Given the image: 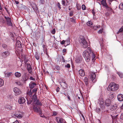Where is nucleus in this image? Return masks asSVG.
<instances>
[{
  "label": "nucleus",
  "instance_id": "1",
  "mask_svg": "<svg viewBox=\"0 0 123 123\" xmlns=\"http://www.w3.org/2000/svg\"><path fill=\"white\" fill-rule=\"evenodd\" d=\"M37 89L35 88L32 90V92L31 91V90H29L27 91V96L26 97V99L28 104H30L32 101H34L35 103H37L38 105H40L41 104L40 103H37L36 100H37V97L36 95Z\"/></svg>",
  "mask_w": 123,
  "mask_h": 123
},
{
  "label": "nucleus",
  "instance_id": "2",
  "mask_svg": "<svg viewBox=\"0 0 123 123\" xmlns=\"http://www.w3.org/2000/svg\"><path fill=\"white\" fill-rule=\"evenodd\" d=\"M88 51L85 50L83 53V57L85 59L86 61L87 62H89L91 58L92 60H93L95 58V55L93 52L91 51L89 49L88 50Z\"/></svg>",
  "mask_w": 123,
  "mask_h": 123
},
{
  "label": "nucleus",
  "instance_id": "3",
  "mask_svg": "<svg viewBox=\"0 0 123 123\" xmlns=\"http://www.w3.org/2000/svg\"><path fill=\"white\" fill-rule=\"evenodd\" d=\"M36 102H38L40 103L41 104L40 105H38L37 104V103H35L34 102V101H32L31 102V103L30 104H33V109L34 111L36 112L37 113H39L40 114H41V107L39 106H38V105H42V103L39 101V100L37 99L36 100Z\"/></svg>",
  "mask_w": 123,
  "mask_h": 123
},
{
  "label": "nucleus",
  "instance_id": "4",
  "mask_svg": "<svg viewBox=\"0 0 123 123\" xmlns=\"http://www.w3.org/2000/svg\"><path fill=\"white\" fill-rule=\"evenodd\" d=\"M118 85L117 84L114 82H112L110 84L107 89L110 91H115L118 89Z\"/></svg>",
  "mask_w": 123,
  "mask_h": 123
},
{
  "label": "nucleus",
  "instance_id": "5",
  "mask_svg": "<svg viewBox=\"0 0 123 123\" xmlns=\"http://www.w3.org/2000/svg\"><path fill=\"white\" fill-rule=\"evenodd\" d=\"M81 39V41H80V45L83 48H87L88 46V44L86 41L83 37H82Z\"/></svg>",
  "mask_w": 123,
  "mask_h": 123
},
{
  "label": "nucleus",
  "instance_id": "6",
  "mask_svg": "<svg viewBox=\"0 0 123 123\" xmlns=\"http://www.w3.org/2000/svg\"><path fill=\"white\" fill-rule=\"evenodd\" d=\"M13 91L15 93L16 95H19L21 93V92L18 88L15 87L13 89Z\"/></svg>",
  "mask_w": 123,
  "mask_h": 123
},
{
  "label": "nucleus",
  "instance_id": "7",
  "mask_svg": "<svg viewBox=\"0 0 123 123\" xmlns=\"http://www.w3.org/2000/svg\"><path fill=\"white\" fill-rule=\"evenodd\" d=\"M10 50H7L3 52L2 54V55L5 58H6L9 56L10 55V53L9 51Z\"/></svg>",
  "mask_w": 123,
  "mask_h": 123
},
{
  "label": "nucleus",
  "instance_id": "8",
  "mask_svg": "<svg viewBox=\"0 0 123 123\" xmlns=\"http://www.w3.org/2000/svg\"><path fill=\"white\" fill-rule=\"evenodd\" d=\"M27 69L29 72L31 74L32 73V68L30 64H27Z\"/></svg>",
  "mask_w": 123,
  "mask_h": 123
},
{
  "label": "nucleus",
  "instance_id": "9",
  "mask_svg": "<svg viewBox=\"0 0 123 123\" xmlns=\"http://www.w3.org/2000/svg\"><path fill=\"white\" fill-rule=\"evenodd\" d=\"M14 115L16 117L19 118H21L22 117V115L20 114V112L19 111L16 112L14 114Z\"/></svg>",
  "mask_w": 123,
  "mask_h": 123
},
{
  "label": "nucleus",
  "instance_id": "10",
  "mask_svg": "<svg viewBox=\"0 0 123 123\" xmlns=\"http://www.w3.org/2000/svg\"><path fill=\"white\" fill-rule=\"evenodd\" d=\"M2 47L5 49H6L7 50H10L11 49V47L5 44H2L1 45Z\"/></svg>",
  "mask_w": 123,
  "mask_h": 123
},
{
  "label": "nucleus",
  "instance_id": "11",
  "mask_svg": "<svg viewBox=\"0 0 123 123\" xmlns=\"http://www.w3.org/2000/svg\"><path fill=\"white\" fill-rule=\"evenodd\" d=\"M25 99L23 97L20 98L18 100V102L19 104H23L25 103Z\"/></svg>",
  "mask_w": 123,
  "mask_h": 123
},
{
  "label": "nucleus",
  "instance_id": "12",
  "mask_svg": "<svg viewBox=\"0 0 123 123\" xmlns=\"http://www.w3.org/2000/svg\"><path fill=\"white\" fill-rule=\"evenodd\" d=\"M16 46L18 48H20L22 47V43L19 40H17L16 44Z\"/></svg>",
  "mask_w": 123,
  "mask_h": 123
},
{
  "label": "nucleus",
  "instance_id": "13",
  "mask_svg": "<svg viewBox=\"0 0 123 123\" xmlns=\"http://www.w3.org/2000/svg\"><path fill=\"white\" fill-rule=\"evenodd\" d=\"M7 24L9 26H12V24L11 21V18H9L6 20Z\"/></svg>",
  "mask_w": 123,
  "mask_h": 123
},
{
  "label": "nucleus",
  "instance_id": "14",
  "mask_svg": "<svg viewBox=\"0 0 123 123\" xmlns=\"http://www.w3.org/2000/svg\"><path fill=\"white\" fill-rule=\"evenodd\" d=\"M117 98L119 101H122L123 100V95L121 94H118L117 97Z\"/></svg>",
  "mask_w": 123,
  "mask_h": 123
},
{
  "label": "nucleus",
  "instance_id": "15",
  "mask_svg": "<svg viewBox=\"0 0 123 123\" xmlns=\"http://www.w3.org/2000/svg\"><path fill=\"white\" fill-rule=\"evenodd\" d=\"M117 108V106L116 105H111L110 106V109L111 111H113L115 110Z\"/></svg>",
  "mask_w": 123,
  "mask_h": 123
},
{
  "label": "nucleus",
  "instance_id": "16",
  "mask_svg": "<svg viewBox=\"0 0 123 123\" xmlns=\"http://www.w3.org/2000/svg\"><path fill=\"white\" fill-rule=\"evenodd\" d=\"M79 73L80 76H83L85 75L84 71L82 69H81L79 71Z\"/></svg>",
  "mask_w": 123,
  "mask_h": 123
},
{
  "label": "nucleus",
  "instance_id": "17",
  "mask_svg": "<svg viewBox=\"0 0 123 123\" xmlns=\"http://www.w3.org/2000/svg\"><path fill=\"white\" fill-rule=\"evenodd\" d=\"M36 86V84L32 82H31L29 84V86L31 89L33 88Z\"/></svg>",
  "mask_w": 123,
  "mask_h": 123
},
{
  "label": "nucleus",
  "instance_id": "18",
  "mask_svg": "<svg viewBox=\"0 0 123 123\" xmlns=\"http://www.w3.org/2000/svg\"><path fill=\"white\" fill-rule=\"evenodd\" d=\"M5 75L6 76L9 77V76H12V75H13V74L12 72H5Z\"/></svg>",
  "mask_w": 123,
  "mask_h": 123
},
{
  "label": "nucleus",
  "instance_id": "19",
  "mask_svg": "<svg viewBox=\"0 0 123 123\" xmlns=\"http://www.w3.org/2000/svg\"><path fill=\"white\" fill-rule=\"evenodd\" d=\"M111 103V101L109 99H107L105 101V104L107 106H110Z\"/></svg>",
  "mask_w": 123,
  "mask_h": 123
},
{
  "label": "nucleus",
  "instance_id": "20",
  "mask_svg": "<svg viewBox=\"0 0 123 123\" xmlns=\"http://www.w3.org/2000/svg\"><path fill=\"white\" fill-rule=\"evenodd\" d=\"M61 86L64 88H66L67 87V85L66 82H62L61 84Z\"/></svg>",
  "mask_w": 123,
  "mask_h": 123
},
{
  "label": "nucleus",
  "instance_id": "21",
  "mask_svg": "<svg viewBox=\"0 0 123 123\" xmlns=\"http://www.w3.org/2000/svg\"><path fill=\"white\" fill-rule=\"evenodd\" d=\"M105 9L107 11L112 12V9L109 7L107 5L105 7Z\"/></svg>",
  "mask_w": 123,
  "mask_h": 123
},
{
  "label": "nucleus",
  "instance_id": "22",
  "mask_svg": "<svg viewBox=\"0 0 123 123\" xmlns=\"http://www.w3.org/2000/svg\"><path fill=\"white\" fill-rule=\"evenodd\" d=\"M70 21L72 23H75L76 18L74 16L73 18H70Z\"/></svg>",
  "mask_w": 123,
  "mask_h": 123
},
{
  "label": "nucleus",
  "instance_id": "23",
  "mask_svg": "<svg viewBox=\"0 0 123 123\" xmlns=\"http://www.w3.org/2000/svg\"><path fill=\"white\" fill-rule=\"evenodd\" d=\"M100 105L101 108H103V107L104 108V102L102 100L100 101Z\"/></svg>",
  "mask_w": 123,
  "mask_h": 123
},
{
  "label": "nucleus",
  "instance_id": "24",
  "mask_svg": "<svg viewBox=\"0 0 123 123\" xmlns=\"http://www.w3.org/2000/svg\"><path fill=\"white\" fill-rule=\"evenodd\" d=\"M101 4L102 5H103V6L105 7L107 5L106 3V1L105 0H102L101 1Z\"/></svg>",
  "mask_w": 123,
  "mask_h": 123
},
{
  "label": "nucleus",
  "instance_id": "25",
  "mask_svg": "<svg viewBox=\"0 0 123 123\" xmlns=\"http://www.w3.org/2000/svg\"><path fill=\"white\" fill-rule=\"evenodd\" d=\"M89 76L90 77H96V75L94 73L91 72L90 73Z\"/></svg>",
  "mask_w": 123,
  "mask_h": 123
},
{
  "label": "nucleus",
  "instance_id": "26",
  "mask_svg": "<svg viewBox=\"0 0 123 123\" xmlns=\"http://www.w3.org/2000/svg\"><path fill=\"white\" fill-rule=\"evenodd\" d=\"M100 27V26L99 25L97 26H92L91 27L92 28L94 29V30H97V28H99Z\"/></svg>",
  "mask_w": 123,
  "mask_h": 123
},
{
  "label": "nucleus",
  "instance_id": "27",
  "mask_svg": "<svg viewBox=\"0 0 123 123\" xmlns=\"http://www.w3.org/2000/svg\"><path fill=\"white\" fill-rule=\"evenodd\" d=\"M15 75L16 77H20L21 76V74L18 72H16L15 73Z\"/></svg>",
  "mask_w": 123,
  "mask_h": 123
},
{
  "label": "nucleus",
  "instance_id": "28",
  "mask_svg": "<svg viewBox=\"0 0 123 123\" xmlns=\"http://www.w3.org/2000/svg\"><path fill=\"white\" fill-rule=\"evenodd\" d=\"M84 81L85 82V84L86 85H88V79L87 77H84Z\"/></svg>",
  "mask_w": 123,
  "mask_h": 123
},
{
  "label": "nucleus",
  "instance_id": "29",
  "mask_svg": "<svg viewBox=\"0 0 123 123\" xmlns=\"http://www.w3.org/2000/svg\"><path fill=\"white\" fill-rule=\"evenodd\" d=\"M96 111L98 113H99L101 111V109L100 108L97 107L96 109Z\"/></svg>",
  "mask_w": 123,
  "mask_h": 123
},
{
  "label": "nucleus",
  "instance_id": "30",
  "mask_svg": "<svg viewBox=\"0 0 123 123\" xmlns=\"http://www.w3.org/2000/svg\"><path fill=\"white\" fill-rule=\"evenodd\" d=\"M4 84L3 80L2 79L0 78V87L2 86Z\"/></svg>",
  "mask_w": 123,
  "mask_h": 123
},
{
  "label": "nucleus",
  "instance_id": "31",
  "mask_svg": "<svg viewBox=\"0 0 123 123\" xmlns=\"http://www.w3.org/2000/svg\"><path fill=\"white\" fill-rule=\"evenodd\" d=\"M119 7L120 9L123 10V3H121L119 5Z\"/></svg>",
  "mask_w": 123,
  "mask_h": 123
},
{
  "label": "nucleus",
  "instance_id": "32",
  "mask_svg": "<svg viewBox=\"0 0 123 123\" xmlns=\"http://www.w3.org/2000/svg\"><path fill=\"white\" fill-rule=\"evenodd\" d=\"M0 22L1 23L4 24L5 22V21L3 18H0Z\"/></svg>",
  "mask_w": 123,
  "mask_h": 123
},
{
  "label": "nucleus",
  "instance_id": "33",
  "mask_svg": "<svg viewBox=\"0 0 123 123\" xmlns=\"http://www.w3.org/2000/svg\"><path fill=\"white\" fill-rule=\"evenodd\" d=\"M68 40L69 39H67L66 41H65L64 40H63L61 42V43L63 45L65 43V42L67 43V42H68Z\"/></svg>",
  "mask_w": 123,
  "mask_h": 123
},
{
  "label": "nucleus",
  "instance_id": "34",
  "mask_svg": "<svg viewBox=\"0 0 123 123\" xmlns=\"http://www.w3.org/2000/svg\"><path fill=\"white\" fill-rule=\"evenodd\" d=\"M35 57L37 60H38L39 59V56L37 53H36L35 55Z\"/></svg>",
  "mask_w": 123,
  "mask_h": 123
},
{
  "label": "nucleus",
  "instance_id": "35",
  "mask_svg": "<svg viewBox=\"0 0 123 123\" xmlns=\"http://www.w3.org/2000/svg\"><path fill=\"white\" fill-rule=\"evenodd\" d=\"M62 5L63 6H67V4L66 5V2L65 0H62Z\"/></svg>",
  "mask_w": 123,
  "mask_h": 123
},
{
  "label": "nucleus",
  "instance_id": "36",
  "mask_svg": "<svg viewBox=\"0 0 123 123\" xmlns=\"http://www.w3.org/2000/svg\"><path fill=\"white\" fill-rule=\"evenodd\" d=\"M87 25L88 26H90V25H92V22L91 21H88L87 23Z\"/></svg>",
  "mask_w": 123,
  "mask_h": 123
},
{
  "label": "nucleus",
  "instance_id": "37",
  "mask_svg": "<svg viewBox=\"0 0 123 123\" xmlns=\"http://www.w3.org/2000/svg\"><path fill=\"white\" fill-rule=\"evenodd\" d=\"M123 31V26L119 30V31L117 33V34H118L119 33Z\"/></svg>",
  "mask_w": 123,
  "mask_h": 123
},
{
  "label": "nucleus",
  "instance_id": "38",
  "mask_svg": "<svg viewBox=\"0 0 123 123\" xmlns=\"http://www.w3.org/2000/svg\"><path fill=\"white\" fill-rule=\"evenodd\" d=\"M15 83L18 85H20L21 84V83L19 81L17 80L15 82Z\"/></svg>",
  "mask_w": 123,
  "mask_h": 123
},
{
  "label": "nucleus",
  "instance_id": "39",
  "mask_svg": "<svg viewBox=\"0 0 123 123\" xmlns=\"http://www.w3.org/2000/svg\"><path fill=\"white\" fill-rule=\"evenodd\" d=\"M82 8L83 10H85L86 9V7L85 5L83 4L82 6Z\"/></svg>",
  "mask_w": 123,
  "mask_h": 123
},
{
  "label": "nucleus",
  "instance_id": "40",
  "mask_svg": "<svg viewBox=\"0 0 123 123\" xmlns=\"http://www.w3.org/2000/svg\"><path fill=\"white\" fill-rule=\"evenodd\" d=\"M118 75L120 77H123V74L121 73H118Z\"/></svg>",
  "mask_w": 123,
  "mask_h": 123
},
{
  "label": "nucleus",
  "instance_id": "41",
  "mask_svg": "<svg viewBox=\"0 0 123 123\" xmlns=\"http://www.w3.org/2000/svg\"><path fill=\"white\" fill-rule=\"evenodd\" d=\"M55 68L57 69V70H59L60 69V67L58 66H55Z\"/></svg>",
  "mask_w": 123,
  "mask_h": 123
},
{
  "label": "nucleus",
  "instance_id": "42",
  "mask_svg": "<svg viewBox=\"0 0 123 123\" xmlns=\"http://www.w3.org/2000/svg\"><path fill=\"white\" fill-rule=\"evenodd\" d=\"M33 5L34 6H32V8H33V9H36L37 7V5L35 4H34Z\"/></svg>",
  "mask_w": 123,
  "mask_h": 123
},
{
  "label": "nucleus",
  "instance_id": "43",
  "mask_svg": "<svg viewBox=\"0 0 123 123\" xmlns=\"http://www.w3.org/2000/svg\"><path fill=\"white\" fill-rule=\"evenodd\" d=\"M58 118L59 119V123H61L62 122L63 120V119L60 117Z\"/></svg>",
  "mask_w": 123,
  "mask_h": 123
},
{
  "label": "nucleus",
  "instance_id": "44",
  "mask_svg": "<svg viewBox=\"0 0 123 123\" xmlns=\"http://www.w3.org/2000/svg\"><path fill=\"white\" fill-rule=\"evenodd\" d=\"M73 11H72L69 13V16H72L73 15Z\"/></svg>",
  "mask_w": 123,
  "mask_h": 123
},
{
  "label": "nucleus",
  "instance_id": "45",
  "mask_svg": "<svg viewBox=\"0 0 123 123\" xmlns=\"http://www.w3.org/2000/svg\"><path fill=\"white\" fill-rule=\"evenodd\" d=\"M65 67L68 68H69L70 67V65L69 64H67V65H65Z\"/></svg>",
  "mask_w": 123,
  "mask_h": 123
},
{
  "label": "nucleus",
  "instance_id": "46",
  "mask_svg": "<svg viewBox=\"0 0 123 123\" xmlns=\"http://www.w3.org/2000/svg\"><path fill=\"white\" fill-rule=\"evenodd\" d=\"M109 97L110 98V99H112L114 98L113 95H110L109 96Z\"/></svg>",
  "mask_w": 123,
  "mask_h": 123
},
{
  "label": "nucleus",
  "instance_id": "47",
  "mask_svg": "<svg viewBox=\"0 0 123 123\" xmlns=\"http://www.w3.org/2000/svg\"><path fill=\"white\" fill-rule=\"evenodd\" d=\"M55 32V29H53L51 33L53 34H54Z\"/></svg>",
  "mask_w": 123,
  "mask_h": 123
},
{
  "label": "nucleus",
  "instance_id": "48",
  "mask_svg": "<svg viewBox=\"0 0 123 123\" xmlns=\"http://www.w3.org/2000/svg\"><path fill=\"white\" fill-rule=\"evenodd\" d=\"M103 32V29L100 30L98 31V33L99 34H101Z\"/></svg>",
  "mask_w": 123,
  "mask_h": 123
},
{
  "label": "nucleus",
  "instance_id": "49",
  "mask_svg": "<svg viewBox=\"0 0 123 123\" xmlns=\"http://www.w3.org/2000/svg\"><path fill=\"white\" fill-rule=\"evenodd\" d=\"M28 77H23V81H26L28 79Z\"/></svg>",
  "mask_w": 123,
  "mask_h": 123
},
{
  "label": "nucleus",
  "instance_id": "50",
  "mask_svg": "<svg viewBox=\"0 0 123 123\" xmlns=\"http://www.w3.org/2000/svg\"><path fill=\"white\" fill-rule=\"evenodd\" d=\"M120 118L121 120H123V113L121 114Z\"/></svg>",
  "mask_w": 123,
  "mask_h": 123
},
{
  "label": "nucleus",
  "instance_id": "51",
  "mask_svg": "<svg viewBox=\"0 0 123 123\" xmlns=\"http://www.w3.org/2000/svg\"><path fill=\"white\" fill-rule=\"evenodd\" d=\"M57 6H58V8H59L60 9H61V6L60 5V3L58 2L57 4Z\"/></svg>",
  "mask_w": 123,
  "mask_h": 123
},
{
  "label": "nucleus",
  "instance_id": "52",
  "mask_svg": "<svg viewBox=\"0 0 123 123\" xmlns=\"http://www.w3.org/2000/svg\"><path fill=\"white\" fill-rule=\"evenodd\" d=\"M41 4H44L45 2L44 0H40Z\"/></svg>",
  "mask_w": 123,
  "mask_h": 123
},
{
  "label": "nucleus",
  "instance_id": "53",
  "mask_svg": "<svg viewBox=\"0 0 123 123\" xmlns=\"http://www.w3.org/2000/svg\"><path fill=\"white\" fill-rule=\"evenodd\" d=\"M60 57L62 58V61H63V62H65V61L64 59L63 56H60Z\"/></svg>",
  "mask_w": 123,
  "mask_h": 123
},
{
  "label": "nucleus",
  "instance_id": "54",
  "mask_svg": "<svg viewBox=\"0 0 123 123\" xmlns=\"http://www.w3.org/2000/svg\"><path fill=\"white\" fill-rule=\"evenodd\" d=\"M57 113L55 112H53V114L52 115L53 116H55L57 115Z\"/></svg>",
  "mask_w": 123,
  "mask_h": 123
},
{
  "label": "nucleus",
  "instance_id": "55",
  "mask_svg": "<svg viewBox=\"0 0 123 123\" xmlns=\"http://www.w3.org/2000/svg\"><path fill=\"white\" fill-rule=\"evenodd\" d=\"M76 8L78 10H79L81 9V7L77 6Z\"/></svg>",
  "mask_w": 123,
  "mask_h": 123
},
{
  "label": "nucleus",
  "instance_id": "56",
  "mask_svg": "<svg viewBox=\"0 0 123 123\" xmlns=\"http://www.w3.org/2000/svg\"><path fill=\"white\" fill-rule=\"evenodd\" d=\"M60 88L59 87H57L56 89V91L57 92H58L59 91Z\"/></svg>",
  "mask_w": 123,
  "mask_h": 123
},
{
  "label": "nucleus",
  "instance_id": "57",
  "mask_svg": "<svg viewBox=\"0 0 123 123\" xmlns=\"http://www.w3.org/2000/svg\"><path fill=\"white\" fill-rule=\"evenodd\" d=\"M30 79L31 80L34 81L35 80V78L33 77H30Z\"/></svg>",
  "mask_w": 123,
  "mask_h": 123
},
{
  "label": "nucleus",
  "instance_id": "58",
  "mask_svg": "<svg viewBox=\"0 0 123 123\" xmlns=\"http://www.w3.org/2000/svg\"><path fill=\"white\" fill-rule=\"evenodd\" d=\"M92 13L93 16H94L95 15V12H94V11L93 9L92 11Z\"/></svg>",
  "mask_w": 123,
  "mask_h": 123
},
{
  "label": "nucleus",
  "instance_id": "59",
  "mask_svg": "<svg viewBox=\"0 0 123 123\" xmlns=\"http://www.w3.org/2000/svg\"><path fill=\"white\" fill-rule=\"evenodd\" d=\"M66 49H63L62 52L63 53L66 52Z\"/></svg>",
  "mask_w": 123,
  "mask_h": 123
},
{
  "label": "nucleus",
  "instance_id": "60",
  "mask_svg": "<svg viewBox=\"0 0 123 123\" xmlns=\"http://www.w3.org/2000/svg\"><path fill=\"white\" fill-rule=\"evenodd\" d=\"M40 33H38V36H37L36 35V36H35L37 38H39L40 37V35H39L40 34Z\"/></svg>",
  "mask_w": 123,
  "mask_h": 123
},
{
  "label": "nucleus",
  "instance_id": "61",
  "mask_svg": "<svg viewBox=\"0 0 123 123\" xmlns=\"http://www.w3.org/2000/svg\"><path fill=\"white\" fill-rule=\"evenodd\" d=\"M90 79L92 80L93 81V80H94L95 79V77H90Z\"/></svg>",
  "mask_w": 123,
  "mask_h": 123
},
{
  "label": "nucleus",
  "instance_id": "62",
  "mask_svg": "<svg viewBox=\"0 0 123 123\" xmlns=\"http://www.w3.org/2000/svg\"><path fill=\"white\" fill-rule=\"evenodd\" d=\"M4 18H5V19H6V20L9 18L8 17H6L5 16H4Z\"/></svg>",
  "mask_w": 123,
  "mask_h": 123
},
{
  "label": "nucleus",
  "instance_id": "63",
  "mask_svg": "<svg viewBox=\"0 0 123 123\" xmlns=\"http://www.w3.org/2000/svg\"><path fill=\"white\" fill-rule=\"evenodd\" d=\"M12 123H19L18 121L16 120Z\"/></svg>",
  "mask_w": 123,
  "mask_h": 123
},
{
  "label": "nucleus",
  "instance_id": "64",
  "mask_svg": "<svg viewBox=\"0 0 123 123\" xmlns=\"http://www.w3.org/2000/svg\"><path fill=\"white\" fill-rule=\"evenodd\" d=\"M15 3H16V4H19V2L18 1H15Z\"/></svg>",
  "mask_w": 123,
  "mask_h": 123
}]
</instances>
